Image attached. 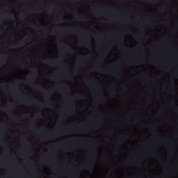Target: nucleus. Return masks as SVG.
Here are the masks:
<instances>
[{
  "label": "nucleus",
  "instance_id": "obj_1",
  "mask_svg": "<svg viewBox=\"0 0 178 178\" xmlns=\"http://www.w3.org/2000/svg\"><path fill=\"white\" fill-rule=\"evenodd\" d=\"M156 79H157V93H156V99H157V146H158V134H159V132H158V99H159V97H158V79H159V77L158 76V70H157V76H156Z\"/></svg>",
  "mask_w": 178,
  "mask_h": 178
},
{
  "label": "nucleus",
  "instance_id": "obj_2",
  "mask_svg": "<svg viewBox=\"0 0 178 178\" xmlns=\"http://www.w3.org/2000/svg\"><path fill=\"white\" fill-rule=\"evenodd\" d=\"M157 11H158V0H157ZM157 35H158V15H157Z\"/></svg>",
  "mask_w": 178,
  "mask_h": 178
},
{
  "label": "nucleus",
  "instance_id": "obj_3",
  "mask_svg": "<svg viewBox=\"0 0 178 178\" xmlns=\"http://www.w3.org/2000/svg\"><path fill=\"white\" fill-rule=\"evenodd\" d=\"M165 69H168V67H165Z\"/></svg>",
  "mask_w": 178,
  "mask_h": 178
}]
</instances>
